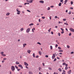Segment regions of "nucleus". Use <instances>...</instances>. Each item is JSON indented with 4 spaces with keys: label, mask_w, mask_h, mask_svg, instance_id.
I'll return each instance as SVG.
<instances>
[{
    "label": "nucleus",
    "mask_w": 74,
    "mask_h": 74,
    "mask_svg": "<svg viewBox=\"0 0 74 74\" xmlns=\"http://www.w3.org/2000/svg\"><path fill=\"white\" fill-rule=\"evenodd\" d=\"M11 70L12 71H15V67L14 66H12L11 67Z\"/></svg>",
    "instance_id": "1"
},
{
    "label": "nucleus",
    "mask_w": 74,
    "mask_h": 74,
    "mask_svg": "<svg viewBox=\"0 0 74 74\" xmlns=\"http://www.w3.org/2000/svg\"><path fill=\"white\" fill-rule=\"evenodd\" d=\"M1 56H6V55L4 54V52H1Z\"/></svg>",
    "instance_id": "2"
},
{
    "label": "nucleus",
    "mask_w": 74,
    "mask_h": 74,
    "mask_svg": "<svg viewBox=\"0 0 74 74\" xmlns=\"http://www.w3.org/2000/svg\"><path fill=\"white\" fill-rule=\"evenodd\" d=\"M30 28H29L26 30V33H29V32H30Z\"/></svg>",
    "instance_id": "3"
},
{
    "label": "nucleus",
    "mask_w": 74,
    "mask_h": 74,
    "mask_svg": "<svg viewBox=\"0 0 74 74\" xmlns=\"http://www.w3.org/2000/svg\"><path fill=\"white\" fill-rule=\"evenodd\" d=\"M69 30L73 32H74V29L73 28H69Z\"/></svg>",
    "instance_id": "4"
},
{
    "label": "nucleus",
    "mask_w": 74,
    "mask_h": 74,
    "mask_svg": "<svg viewBox=\"0 0 74 74\" xmlns=\"http://www.w3.org/2000/svg\"><path fill=\"white\" fill-rule=\"evenodd\" d=\"M55 54H53V56L52 57V59H55Z\"/></svg>",
    "instance_id": "5"
},
{
    "label": "nucleus",
    "mask_w": 74,
    "mask_h": 74,
    "mask_svg": "<svg viewBox=\"0 0 74 74\" xmlns=\"http://www.w3.org/2000/svg\"><path fill=\"white\" fill-rule=\"evenodd\" d=\"M67 73H68V74H71V70H69V71L67 72Z\"/></svg>",
    "instance_id": "6"
},
{
    "label": "nucleus",
    "mask_w": 74,
    "mask_h": 74,
    "mask_svg": "<svg viewBox=\"0 0 74 74\" xmlns=\"http://www.w3.org/2000/svg\"><path fill=\"white\" fill-rule=\"evenodd\" d=\"M18 66L20 67H21V69H23V66H22V65L19 64L18 65Z\"/></svg>",
    "instance_id": "7"
},
{
    "label": "nucleus",
    "mask_w": 74,
    "mask_h": 74,
    "mask_svg": "<svg viewBox=\"0 0 74 74\" xmlns=\"http://www.w3.org/2000/svg\"><path fill=\"white\" fill-rule=\"evenodd\" d=\"M24 65H25V66H29V64H27V63H26V62H24Z\"/></svg>",
    "instance_id": "8"
},
{
    "label": "nucleus",
    "mask_w": 74,
    "mask_h": 74,
    "mask_svg": "<svg viewBox=\"0 0 74 74\" xmlns=\"http://www.w3.org/2000/svg\"><path fill=\"white\" fill-rule=\"evenodd\" d=\"M27 52H28V53L30 54V52H31V51L30 50H27Z\"/></svg>",
    "instance_id": "9"
},
{
    "label": "nucleus",
    "mask_w": 74,
    "mask_h": 74,
    "mask_svg": "<svg viewBox=\"0 0 74 74\" xmlns=\"http://www.w3.org/2000/svg\"><path fill=\"white\" fill-rule=\"evenodd\" d=\"M27 2H28V3H33V1H29L28 0L27 1Z\"/></svg>",
    "instance_id": "10"
},
{
    "label": "nucleus",
    "mask_w": 74,
    "mask_h": 74,
    "mask_svg": "<svg viewBox=\"0 0 74 74\" xmlns=\"http://www.w3.org/2000/svg\"><path fill=\"white\" fill-rule=\"evenodd\" d=\"M16 11L18 12H21V11H19V10L18 8L16 9Z\"/></svg>",
    "instance_id": "11"
},
{
    "label": "nucleus",
    "mask_w": 74,
    "mask_h": 74,
    "mask_svg": "<svg viewBox=\"0 0 74 74\" xmlns=\"http://www.w3.org/2000/svg\"><path fill=\"white\" fill-rule=\"evenodd\" d=\"M39 3H44V1H39Z\"/></svg>",
    "instance_id": "12"
},
{
    "label": "nucleus",
    "mask_w": 74,
    "mask_h": 74,
    "mask_svg": "<svg viewBox=\"0 0 74 74\" xmlns=\"http://www.w3.org/2000/svg\"><path fill=\"white\" fill-rule=\"evenodd\" d=\"M39 54L40 55H42V53H41V52L40 51H38Z\"/></svg>",
    "instance_id": "13"
},
{
    "label": "nucleus",
    "mask_w": 74,
    "mask_h": 74,
    "mask_svg": "<svg viewBox=\"0 0 74 74\" xmlns=\"http://www.w3.org/2000/svg\"><path fill=\"white\" fill-rule=\"evenodd\" d=\"M32 32H34V30H35V28H33V29H32Z\"/></svg>",
    "instance_id": "14"
},
{
    "label": "nucleus",
    "mask_w": 74,
    "mask_h": 74,
    "mask_svg": "<svg viewBox=\"0 0 74 74\" xmlns=\"http://www.w3.org/2000/svg\"><path fill=\"white\" fill-rule=\"evenodd\" d=\"M10 14V13H6V15H7V16H8V15H9Z\"/></svg>",
    "instance_id": "15"
},
{
    "label": "nucleus",
    "mask_w": 74,
    "mask_h": 74,
    "mask_svg": "<svg viewBox=\"0 0 74 74\" xmlns=\"http://www.w3.org/2000/svg\"><path fill=\"white\" fill-rule=\"evenodd\" d=\"M15 63L16 64H20L19 62H16Z\"/></svg>",
    "instance_id": "16"
},
{
    "label": "nucleus",
    "mask_w": 74,
    "mask_h": 74,
    "mask_svg": "<svg viewBox=\"0 0 74 74\" xmlns=\"http://www.w3.org/2000/svg\"><path fill=\"white\" fill-rule=\"evenodd\" d=\"M23 28H22L20 29V31L21 32H22V31H23Z\"/></svg>",
    "instance_id": "17"
},
{
    "label": "nucleus",
    "mask_w": 74,
    "mask_h": 74,
    "mask_svg": "<svg viewBox=\"0 0 74 74\" xmlns=\"http://www.w3.org/2000/svg\"><path fill=\"white\" fill-rule=\"evenodd\" d=\"M50 49H51V50H52V49L53 48V47H52V46L51 45L50 46Z\"/></svg>",
    "instance_id": "18"
},
{
    "label": "nucleus",
    "mask_w": 74,
    "mask_h": 74,
    "mask_svg": "<svg viewBox=\"0 0 74 74\" xmlns=\"http://www.w3.org/2000/svg\"><path fill=\"white\" fill-rule=\"evenodd\" d=\"M59 71L61 72L62 71V69H61L60 68H59L58 69Z\"/></svg>",
    "instance_id": "19"
},
{
    "label": "nucleus",
    "mask_w": 74,
    "mask_h": 74,
    "mask_svg": "<svg viewBox=\"0 0 74 74\" xmlns=\"http://www.w3.org/2000/svg\"><path fill=\"white\" fill-rule=\"evenodd\" d=\"M27 44H23V47H25V46L27 45Z\"/></svg>",
    "instance_id": "20"
},
{
    "label": "nucleus",
    "mask_w": 74,
    "mask_h": 74,
    "mask_svg": "<svg viewBox=\"0 0 74 74\" xmlns=\"http://www.w3.org/2000/svg\"><path fill=\"white\" fill-rule=\"evenodd\" d=\"M34 25V24L33 23H31V24H30L29 25V26H32L33 25Z\"/></svg>",
    "instance_id": "21"
},
{
    "label": "nucleus",
    "mask_w": 74,
    "mask_h": 74,
    "mask_svg": "<svg viewBox=\"0 0 74 74\" xmlns=\"http://www.w3.org/2000/svg\"><path fill=\"white\" fill-rule=\"evenodd\" d=\"M33 57L35 58V53H33Z\"/></svg>",
    "instance_id": "22"
},
{
    "label": "nucleus",
    "mask_w": 74,
    "mask_h": 74,
    "mask_svg": "<svg viewBox=\"0 0 74 74\" xmlns=\"http://www.w3.org/2000/svg\"><path fill=\"white\" fill-rule=\"evenodd\" d=\"M62 5V3H60L59 4H58L59 6H61V5Z\"/></svg>",
    "instance_id": "23"
},
{
    "label": "nucleus",
    "mask_w": 74,
    "mask_h": 74,
    "mask_svg": "<svg viewBox=\"0 0 74 74\" xmlns=\"http://www.w3.org/2000/svg\"><path fill=\"white\" fill-rule=\"evenodd\" d=\"M65 70H67L68 69V67L67 66H66L65 68Z\"/></svg>",
    "instance_id": "24"
},
{
    "label": "nucleus",
    "mask_w": 74,
    "mask_h": 74,
    "mask_svg": "<svg viewBox=\"0 0 74 74\" xmlns=\"http://www.w3.org/2000/svg\"><path fill=\"white\" fill-rule=\"evenodd\" d=\"M29 74H33V73L31 71H29Z\"/></svg>",
    "instance_id": "25"
},
{
    "label": "nucleus",
    "mask_w": 74,
    "mask_h": 74,
    "mask_svg": "<svg viewBox=\"0 0 74 74\" xmlns=\"http://www.w3.org/2000/svg\"><path fill=\"white\" fill-rule=\"evenodd\" d=\"M63 51L62 50H60L59 51V52H63Z\"/></svg>",
    "instance_id": "26"
},
{
    "label": "nucleus",
    "mask_w": 74,
    "mask_h": 74,
    "mask_svg": "<svg viewBox=\"0 0 74 74\" xmlns=\"http://www.w3.org/2000/svg\"><path fill=\"white\" fill-rule=\"evenodd\" d=\"M50 7H48L47 9V10H50Z\"/></svg>",
    "instance_id": "27"
},
{
    "label": "nucleus",
    "mask_w": 74,
    "mask_h": 74,
    "mask_svg": "<svg viewBox=\"0 0 74 74\" xmlns=\"http://www.w3.org/2000/svg\"><path fill=\"white\" fill-rule=\"evenodd\" d=\"M20 13L21 12H17V14H18V15H19L20 14Z\"/></svg>",
    "instance_id": "28"
},
{
    "label": "nucleus",
    "mask_w": 74,
    "mask_h": 74,
    "mask_svg": "<svg viewBox=\"0 0 74 74\" xmlns=\"http://www.w3.org/2000/svg\"><path fill=\"white\" fill-rule=\"evenodd\" d=\"M42 19H45V17H44V16H42Z\"/></svg>",
    "instance_id": "29"
},
{
    "label": "nucleus",
    "mask_w": 74,
    "mask_h": 74,
    "mask_svg": "<svg viewBox=\"0 0 74 74\" xmlns=\"http://www.w3.org/2000/svg\"><path fill=\"white\" fill-rule=\"evenodd\" d=\"M71 11H70L68 13V14L70 15V14H71Z\"/></svg>",
    "instance_id": "30"
},
{
    "label": "nucleus",
    "mask_w": 74,
    "mask_h": 74,
    "mask_svg": "<svg viewBox=\"0 0 74 74\" xmlns=\"http://www.w3.org/2000/svg\"><path fill=\"white\" fill-rule=\"evenodd\" d=\"M38 69H39V70H41V67H39Z\"/></svg>",
    "instance_id": "31"
},
{
    "label": "nucleus",
    "mask_w": 74,
    "mask_h": 74,
    "mask_svg": "<svg viewBox=\"0 0 74 74\" xmlns=\"http://www.w3.org/2000/svg\"><path fill=\"white\" fill-rule=\"evenodd\" d=\"M37 44H39V45H41V44L39 42H38L37 43Z\"/></svg>",
    "instance_id": "32"
},
{
    "label": "nucleus",
    "mask_w": 74,
    "mask_h": 74,
    "mask_svg": "<svg viewBox=\"0 0 74 74\" xmlns=\"http://www.w3.org/2000/svg\"><path fill=\"white\" fill-rule=\"evenodd\" d=\"M67 47L68 48H70V46H69V45H67Z\"/></svg>",
    "instance_id": "33"
},
{
    "label": "nucleus",
    "mask_w": 74,
    "mask_h": 74,
    "mask_svg": "<svg viewBox=\"0 0 74 74\" xmlns=\"http://www.w3.org/2000/svg\"><path fill=\"white\" fill-rule=\"evenodd\" d=\"M64 25H69V24H68V23H64Z\"/></svg>",
    "instance_id": "34"
},
{
    "label": "nucleus",
    "mask_w": 74,
    "mask_h": 74,
    "mask_svg": "<svg viewBox=\"0 0 74 74\" xmlns=\"http://www.w3.org/2000/svg\"><path fill=\"white\" fill-rule=\"evenodd\" d=\"M73 1H72L71 2V5H73Z\"/></svg>",
    "instance_id": "35"
},
{
    "label": "nucleus",
    "mask_w": 74,
    "mask_h": 74,
    "mask_svg": "<svg viewBox=\"0 0 74 74\" xmlns=\"http://www.w3.org/2000/svg\"><path fill=\"white\" fill-rule=\"evenodd\" d=\"M55 61H56V58H55L53 61V62H55Z\"/></svg>",
    "instance_id": "36"
},
{
    "label": "nucleus",
    "mask_w": 74,
    "mask_h": 74,
    "mask_svg": "<svg viewBox=\"0 0 74 74\" xmlns=\"http://www.w3.org/2000/svg\"><path fill=\"white\" fill-rule=\"evenodd\" d=\"M15 68H16V69H18V67H17V66H16V65H15Z\"/></svg>",
    "instance_id": "37"
},
{
    "label": "nucleus",
    "mask_w": 74,
    "mask_h": 74,
    "mask_svg": "<svg viewBox=\"0 0 74 74\" xmlns=\"http://www.w3.org/2000/svg\"><path fill=\"white\" fill-rule=\"evenodd\" d=\"M51 30V28H50L48 30V32H51V30Z\"/></svg>",
    "instance_id": "38"
},
{
    "label": "nucleus",
    "mask_w": 74,
    "mask_h": 74,
    "mask_svg": "<svg viewBox=\"0 0 74 74\" xmlns=\"http://www.w3.org/2000/svg\"><path fill=\"white\" fill-rule=\"evenodd\" d=\"M63 65H65L66 64V63L65 62H64L62 63Z\"/></svg>",
    "instance_id": "39"
},
{
    "label": "nucleus",
    "mask_w": 74,
    "mask_h": 74,
    "mask_svg": "<svg viewBox=\"0 0 74 74\" xmlns=\"http://www.w3.org/2000/svg\"><path fill=\"white\" fill-rule=\"evenodd\" d=\"M9 73L10 74H12V72L11 71H9Z\"/></svg>",
    "instance_id": "40"
},
{
    "label": "nucleus",
    "mask_w": 74,
    "mask_h": 74,
    "mask_svg": "<svg viewBox=\"0 0 74 74\" xmlns=\"http://www.w3.org/2000/svg\"><path fill=\"white\" fill-rule=\"evenodd\" d=\"M67 2V0H65L64 1V3H66Z\"/></svg>",
    "instance_id": "41"
},
{
    "label": "nucleus",
    "mask_w": 74,
    "mask_h": 74,
    "mask_svg": "<svg viewBox=\"0 0 74 74\" xmlns=\"http://www.w3.org/2000/svg\"><path fill=\"white\" fill-rule=\"evenodd\" d=\"M71 33H69V36H71Z\"/></svg>",
    "instance_id": "42"
},
{
    "label": "nucleus",
    "mask_w": 74,
    "mask_h": 74,
    "mask_svg": "<svg viewBox=\"0 0 74 74\" xmlns=\"http://www.w3.org/2000/svg\"><path fill=\"white\" fill-rule=\"evenodd\" d=\"M58 45L57 44H56V48H57V47H58Z\"/></svg>",
    "instance_id": "43"
},
{
    "label": "nucleus",
    "mask_w": 74,
    "mask_h": 74,
    "mask_svg": "<svg viewBox=\"0 0 74 74\" xmlns=\"http://www.w3.org/2000/svg\"><path fill=\"white\" fill-rule=\"evenodd\" d=\"M63 21H66V18L63 19Z\"/></svg>",
    "instance_id": "44"
},
{
    "label": "nucleus",
    "mask_w": 74,
    "mask_h": 74,
    "mask_svg": "<svg viewBox=\"0 0 74 74\" xmlns=\"http://www.w3.org/2000/svg\"><path fill=\"white\" fill-rule=\"evenodd\" d=\"M58 36H60V33H58Z\"/></svg>",
    "instance_id": "45"
},
{
    "label": "nucleus",
    "mask_w": 74,
    "mask_h": 74,
    "mask_svg": "<svg viewBox=\"0 0 74 74\" xmlns=\"http://www.w3.org/2000/svg\"><path fill=\"white\" fill-rule=\"evenodd\" d=\"M38 57H39V56H37L35 58H38Z\"/></svg>",
    "instance_id": "46"
},
{
    "label": "nucleus",
    "mask_w": 74,
    "mask_h": 74,
    "mask_svg": "<svg viewBox=\"0 0 74 74\" xmlns=\"http://www.w3.org/2000/svg\"><path fill=\"white\" fill-rule=\"evenodd\" d=\"M61 30H62V31H64V29L62 28H61Z\"/></svg>",
    "instance_id": "47"
},
{
    "label": "nucleus",
    "mask_w": 74,
    "mask_h": 74,
    "mask_svg": "<svg viewBox=\"0 0 74 74\" xmlns=\"http://www.w3.org/2000/svg\"><path fill=\"white\" fill-rule=\"evenodd\" d=\"M58 49H61V48L60 47H58Z\"/></svg>",
    "instance_id": "48"
},
{
    "label": "nucleus",
    "mask_w": 74,
    "mask_h": 74,
    "mask_svg": "<svg viewBox=\"0 0 74 74\" xmlns=\"http://www.w3.org/2000/svg\"><path fill=\"white\" fill-rule=\"evenodd\" d=\"M45 57H46V58H48V55H46L45 56Z\"/></svg>",
    "instance_id": "49"
},
{
    "label": "nucleus",
    "mask_w": 74,
    "mask_h": 74,
    "mask_svg": "<svg viewBox=\"0 0 74 74\" xmlns=\"http://www.w3.org/2000/svg\"><path fill=\"white\" fill-rule=\"evenodd\" d=\"M48 69H49V70H52V69H51V68L50 67H49Z\"/></svg>",
    "instance_id": "50"
},
{
    "label": "nucleus",
    "mask_w": 74,
    "mask_h": 74,
    "mask_svg": "<svg viewBox=\"0 0 74 74\" xmlns=\"http://www.w3.org/2000/svg\"><path fill=\"white\" fill-rule=\"evenodd\" d=\"M64 33V31H62V32H61V33H62V34H63V33Z\"/></svg>",
    "instance_id": "51"
},
{
    "label": "nucleus",
    "mask_w": 74,
    "mask_h": 74,
    "mask_svg": "<svg viewBox=\"0 0 74 74\" xmlns=\"http://www.w3.org/2000/svg\"><path fill=\"white\" fill-rule=\"evenodd\" d=\"M42 64L43 66H45V64H44V63H42Z\"/></svg>",
    "instance_id": "52"
},
{
    "label": "nucleus",
    "mask_w": 74,
    "mask_h": 74,
    "mask_svg": "<svg viewBox=\"0 0 74 74\" xmlns=\"http://www.w3.org/2000/svg\"><path fill=\"white\" fill-rule=\"evenodd\" d=\"M51 34H53V32H51Z\"/></svg>",
    "instance_id": "53"
},
{
    "label": "nucleus",
    "mask_w": 74,
    "mask_h": 74,
    "mask_svg": "<svg viewBox=\"0 0 74 74\" xmlns=\"http://www.w3.org/2000/svg\"><path fill=\"white\" fill-rule=\"evenodd\" d=\"M27 11H28V12H31L29 10H27Z\"/></svg>",
    "instance_id": "54"
},
{
    "label": "nucleus",
    "mask_w": 74,
    "mask_h": 74,
    "mask_svg": "<svg viewBox=\"0 0 74 74\" xmlns=\"http://www.w3.org/2000/svg\"><path fill=\"white\" fill-rule=\"evenodd\" d=\"M63 72L64 73H66V71H65L64 70H63Z\"/></svg>",
    "instance_id": "55"
},
{
    "label": "nucleus",
    "mask_w": 74,
    "mask_h": 74,
    "mask_svg": "<svg viewBox=\"0 0 74 74\" xmlns=\"http://www.w3.org/2000/svg\"><path fill=\"white\" fill-rule=\"evenodd\" d=\"M65 66H66V67H67V66H68V64H65Z\"/></svg>",
    "instance_id": "56"
},
{
    "label": "nucleus",
    "mask_w": 74,
    "mask_h": 74,
    "mask_svg": "<svg viewBox=\"0 0 74 74\" xmlns=\"http://www.w3.org/2000/svg\"><path fill=\"white\" fill-rule=\"evenodd\" d=\"M71 53V54H73V53H74V52H72Z\"/></svg>",
    "instance_id": "57"
},
{
    "label": "nucleus",
    "mask_w": 74,
    "mask_h": 74,
    "mask_svg": "<svg viewBox=\"0 0 74 74\" xmlns=\"http://www.w3.org/2000/svg\"><path fill=\"white\" fill-rule=\"evenodd\" d=\"M17 70H18V71H20V70H21V69H17Z\"/></svg>",
    "instance_id": "58"
},
{
    "label": "nucleus",
    "mask_w": 74,
    "mask_h": 74,
    "mask_svg": "<svg viewBox=\"0 0 74 74\" xmlns=\"http://www.w3.org/2000/svg\"><path fill=\"white\" fill-rule=\"evenodd\" d=\"M38 21H39V22H41V20H40V19H39Z\"/></svg>",
    "instance_id": "59"
},
{
    "label": "nucleus",
    "mask_w": 74,
    "mask_h": 74,
    "mask_svg": "<svg viewBox=\"0 0 74 74\" xmlns=\"http://www.w3.org/2000/svg\"><path fill=\"white\" fill-rule=\"evenodd\" d=\"M57 58L58 59H60V58L59 57H57Z\"/></svg>",
    "instance_id": "60"
},
{
    "label": "nucleus",
    "mask_w": 74,
    "mask_h": 74,
    "mask_svg": "<svg viewBox=\"0 0 74 74\" xmlns=\"http://www.w3.org/2000/svg\"><path fill=\"white\" fill-rule=\"evenodd\" d=\"M50 7H51V8H53V6H50Z\"/></svg>",
    "instance_id": "61"
},
{
    "label": "nucleus",
    "mask_w": 74,
    "mask_h": 74,
    "mask_svg": "<svg viewBox=\"0 0 74 74\" xmlns=\"http://www.w3.org/2000/svg\"><path fill=\"white\" fill-rule=\"evenodd\" d=\"M63 0H60V2H63Z\"/></svg>",
    "instance_id": "62"
},
{
    "label": "nucleus",
    "mask_w": 74,
    "mask_h": 74,
    "mask_svg": "<svg viewBox=\"0 0 74 74\" xmlns=\"http://www.w3.org/2000/svg\"><path fill=\"white\" fill-rule=\"evenodd\" d=\"M55 18H58V16H56L55 17Z\"/></svg>",
    "instance_id": "63"
},
{
    "label": "nucleus",
    "mask_w": 74,
    "mask_h": 74,
    "mask_svg": "<svg viewBox=\"0 0 74 74\" xmlns=\"http://www.w3.org/2000/svg\"><path fill=\"white\" fill-rule=\"evenodd\" d=\"M66 30L67 31V32H68V29L67 28H66Z\"/></svg>",
    "instance_id": "64"
}]
</instances>
